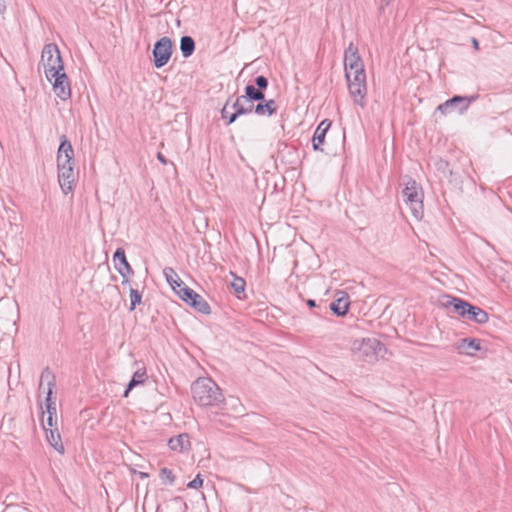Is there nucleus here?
<instances>
[{"mask_svg": "<svg viewBox=\"0 0 512 512\" xmlns=\"http://www.w3.org/2000/svg\"><path fill=\"white\" fill-rule=\"evenodd\" d=\"M41 63L46 78L53 85V91L61 100L71 97L69 79L64 72V63L58 46L54 43L44 45L41 54Z\"/></svg>", "mask_w": 512, "mask_h": 512, "instance_id": "1", "label": "nucleus"}, {"mask_svg": "<svg viewBox=\"0 0 512 512\" xmlns=\"http://www.w3.org/2000/svg\"><path fill=\"white\" fill-rule=\"evenodd\" d=\"M191 391L194 401L200 406H218L224 401L221 389L210 378H198Z\"/></svg>", "mask_w": 512, "mask_h": 512, "instance_id": "2", "label": "nucleus"}, {"mask_svg": "<svg viewBox=\"0 0 512 512\" xmlns=\"http://www.w3.org/2000/svg\"><path fill=\"white\" fill-rule=\"evenodd\" d=\"M384 349L383 344L375 338H363L354 340L351 351L357 360L372 363Z\"/></svg>", "mask_w": 512, "mask_h": 512, "instance_id": "3", "label": "nucleus"}, {"mask_svg": "<svg viewBox=\"0 0 512 512\" xmlns=\"http://www.w3.org/2000/svg\"><path fill=\"white\" fill-rule=\"evenodd\" d=\"M444 305L448 308H452L453 312L461 317L472 320L478 324H484L489 319L486 311L459 298H450Z\"/></svg>", "mask_w": 512, "mask_h": 512, "instance_id": "4", "label": "nucleus"}, {"mask_svg": "<svg viewBox=\"0 0 512 512\" xmlns=\"http://www.w3.org/2000/svg\"><path fill=\"white\" fill-rule=\"evenodd\" d=\"M345 76L348 84V90L354 99V103L364 107L365 97L367 94L366 73L364 67L346 72Z\"/></svg>", "mask_w": 512, "mask_h": 512, "instance_id": "5", "label": "nucleus"}, {"mask_svg": "<svg viewBox=\"0 0 512 512\" xmlns=\"http://www.w3.org/2000/svg\"><path fill=\"white\" fill-rule=\"evenodd\" d=\"M403 196L412 216L420 220L423 217V194L419 191L415 180H409L403 189Z\"/></svg>", "mask_w": 512, "mask_h": 512, "instance_id": "6", "label": "nucleus"}, {"mask_svg": "<svg viewBox=\"0 0 512 512\" xmlns=\"http://www.w3.org/2000/svg\"><path fill=\"white\" fill-rule=\"evenodd\" d=\"M173 43L169 37H162L154 44L153 62L156 68L165 66L171 58Z\"/></svg>", "mask_w": 512, "mask_h": 512, "instance_id": "7", "label": "nucleus"}, {"mask_svg": "<svg viewBox=\"0 0 512 512\" xmlns=\"http://www.w3.org/2000/svg\"><path fill=\"white\" fill-rule=\"evenodd\" d=\"M45 384L47 385V392H46V399H45L46 411H43V415L50 414V413L57 414L56 403L52 399L53 388L55 386V376L48 367L45 368L41 373L39 389H44Z\"/></svg>", "mask_w": 512, "mask_h": 512, "instance_id": "8", "label": "nucleus"}, {"mask_svg": "<svg viewBox=\"0 0 512 512\" xmlns=\"http://www.w3.org/2000/svg\"><path fill=\"white\" fill-rule=\"evenodd\" d=\"M74 165L57 163L58 182L64 194H68L73 190L75 181Z\"/></svg>", "mask_w": 512, "mask_h": 512, "instance_id": "9", "label": "nucleus"}, {"mask_svg": "<svg viewBox=\"0 0 512 512\" xmlns=\"http://www.w3.org/2000/svg\"><path fill=\"white\" fill-rule=\"evenodd\" d=\"M473 98H467L464 96H454L451 99H448L444 103L438 105L437 111L442 113L443 115H447L453 112L455 109H458L460 113L466 111L469 107V104Z\"/></svg>", "mask_w": 512, "mask_h": 512, "instance_id": "10", "label": "nucleus"}, {"mask_svg": "<svg viewBox=\"0 0 512 512\" xmlns=\"http://www.w3.org/2000/svg\"><path fill=\"white\" fill-rule=\"evenodd\" d=\"M345 72L353 71L364 67V64L359 56L357 47L350 43L344 55Z\"/></svg>", "mask_w": 512, "mask_h": 512, "instance_id": "11", "label": "nucleus"}, {"mask_svg": "<svg viewBox=\"0 0 512 512\" xmlns=\"http://www.w3.org/2000/svg\"><path fill=\"white\" fill-rule=\"evenodd\" d=\"M57 163L74 165V149L65 135L61 137L57 152Z\"/></svg>", "mask_w": 512, "mask_h": 512, "instance_id": "12", "label": "nucleus"}, {"mask_svg": "<svg viewBox=\"0 0 512 512\" xmlns=\"http://www.w3.org/2000/svg\"><path fill=\"white\" fill-rule=\"evenodd\" d=\"M255 106L256 105L253 104V101L248 100L247 102H242L240 101V96H238L231 106L234 111L231 116H229L227 125L234 123L240 115L249 114L253 111L255 112Z\"/></svg>", "mask_w": 512, "mask_h": 512, "instance_id": "13", "label": "nucleus"}, {"mask_svg": "<svg viewBox=\"0 0 512 512\" xmlns=\"http://www.w3.org/2000/svg\"><path fill=\"white\" fill-rule=\"evenodd\" d=\"M113 259L115 262V268L120 273V275L124 278L123 283L127 282L126 277H127V275L132 273V268L127 261L125 251L122 248H118L113 255Z\"/></svg>", "mask_w": 512, "mask_h": 512, "instance_id": "14", "label": "nucleus"}, {"mask_svg": "<svg viewBox=\"0 0 512 512\" xmlns=\"http://www.w3.org/2000/svg\"><path fill=\"white\" fill-rule=\"evenodd\" d=\"M330 127H331V121L328 119H324L317 126V128L314 132L313 138H312V144H313L314 150L323 151L321 146L324 144L327 131L329 130Z\"/></svg>", "mask_w": 512, "mask_h": 512, "instance_id": "15", "label": "nucleus"}, {"mask_svg": "<svg viewBox=\"0 0 512 512\" xmlns=\"http://www.w3.org/2000/svg\"><path fill=\"white\" fill-rule=\"evenodd\" d=\"M44 430L46 432V439L48 443L60 454H63L65 452L64 445L61 440V435L58 431V428H48L46 425H44Z\"/></svg>", "mask_w": 512, "mask_h": 512, "instance_id": "16", "label": "nucleus"}, {"mask_svg": "<svg viewBox=\"0 0 512 512\" xmlns=\"http://www.w3.org/2000/svg\"><path fill=\"white\" fill-rule=\"evenodd\" d=\"M459 353L466 355H474L481 349L480 341L478 339L463 338L457 344Z\"/></svg>", "mask_w": 512, "mask_h": 512, "instance_id": "17", "label": "nucleus"}, {"mask_svg": "<svg viewBox=\"0 0 512 512\" xmlns=\"http://www.w3.org/2000/svg\"><path fill=\"white\" fill-rule=\"evenodd\" d=\"M168 445L171 450L184 452L190 448L189 435L186 433L179 434L169 440Z\"/></svg>", "mask_w": 512, "mask_h": 512, "instance_id": "18", "label": "nucleus"}, {"mask_svg": "<svg viewBox=\"0 0 512 512\" xmlns=\"http://www.w3.org/2000/svg\"><path fill=\"white\" fill-rule=\"evenodd\" d=\"M349 297L346 293L330 304V310L337 316H345L349 309Z\"/></svg>", "mask_w": 512, "mask_h": 512, "instance_id": "19", "label": "nucleus"}, {"mask_svg": "<svg viewBox=\"0 0 512 512\" xmlns=\"http://www.w3.org/2000/svg\"><path fill=\"white\" fill-rule=\"evenodd\" d=\"M146 380H147V373H146V369H145V368H139V369H137V370L134 372V374H133V376H132V378H131L130 382L128 383L127 388L125 389V391H124V395H123V396H124V397H128V395H129L130 391H131L134 387H136V386H138V385H140V384H144Z\"/></svg>", "mask_w": 512, "mask_h": 512, "instance_id": "20", "label": "nucleus"}, {"mask_svg": "<svg viewBox=\"0 0 512 512\" xmlns=\"http://www.w3.org/2000/svg\"><path fill=\"white\" fill-rule=\"evenodd\" d=\"M265 95L260 89L255 87L254 85H247L245 87V95L240 96V101L247 102L251 101H262L264 100Z\"/></svg>", "mask_w": 512, "mask_h": 512, "instance_id": "21", "label": "nucleus"}, {"mask_svg": "<svg viewBox=\"0 0 512 512\" xmlns=\"http://www.w3.org/2000/svg\"><path fill=\"white\" fill-rule=\"evenodd\" d=\"M277 111V104H276V101L273 100V99H270L268 101H266L265 103H258L256 106H255V113L258 114V115H267V116H271L273 114H275Z\"/></svg>", "mask_w": 512, "mask_h": 512, "instance_id": "22", "label": "nucleus"}, {"mask_svg": "<svg viewBox=\"0 0 512 512\" xmlns=\"http://www.w3.org/2000/svg\"><path fill=\"white\" fill-rule=\"evenodd\" d=\"M180 50L183 57H190L195 50V41L190 36H182L180 39Z\"/></svg>", "mask_w": 512, "mask_h": 512, "instance_id": "23", "label": "nucleus"}, {"mask_svg": "<svg viewBox=\"0 0 512 512\" xmlns=\"http://www.w3.org/2000/svg\"><path fill=\"white\" fill-rule=\"evenodd\" d=\"M177 286L179 288L176 290V293L188 305L194 297H197V293L194 290H192L191 288H189L187 285H185V283L183 281H180V283L177 284Z\"/></svg>", "mask_w": 512, "mask_h": 512, "instance_id": "24", "label": "nucleus"}, {"mask_svg": "<svg viewBox=\"0 0 512 512\" xmlns=\"http://www.w3.org/2000/svg\"><path fill=\"white\" fill-rule=\"evenodd\" d=\"M191 307H193L196 311L203 314H210L211 309L206 300L199 294L197 297H194L192 301L189 303Z\"/></svg>", "mask_w": 512, "mask_h": 512, "instance_id": "25", "label": "nucleus"}, {"mask_svg": "<svg viewBox=\"0 0 512 512\" xmlns=\"http://www.w3.org/2000/svg\"><path fill=\"white\" fill-rule=\"evenodd\" d=\"M233 275V281L231 282V288L233 289L237 298L242 299L245 297L246 282L242 277Z\"/></svg>", "mask_w": 512, "mask_h": 512, "instance_id": "26", "label": "nucleus"}, {"mask_svg": "<svg viewBox=\"0 0 512 512\" xmlns=\"http://www.w3.org/2000/svg\"><path fill=\"white\" fill-rule=\"evenodd\" d=\"M163 274L167 280V282L170 284V286L172 287V289L176 292V290L179 288L177 286V284L180 283V281H182L180 279V277L177 275V273L175 272V270L171 267H166L164 268L163 270Z\"/></svg>", "mask_w": 512, "mask_h": 512, "instance_id": "27", "label": "nucleus"}, {"mask_svg": "<svg viewBox=\"0 0 512 512\" xmlns=\"http://www.w3.org/2000/svg\"><path fill=\"white\" fill-rule=\"evenodd\" d=\"M142 295L141 293L134 288L130 289V307L129 310L133 311L138 304L141 303Z\"/></svg>", "mask_w": 512, "mask_h": 512, "instance_id": "28", "label": "nucleus"}, {"mask_svg": "<svg viewBox=\"0 0 512 512\" xmlns=\"http://www.w3.org/2000/svg\"><path fill=\"white\" fill-rule=\"evenodd\" d=\"M160 478L164 484L172 485L175 481V475L172 470L164 467L160 470Z\"/></svg>", "mask_w": 512, "mask_h": 512, "instance_id": "29", "label": "nucleus"}, {"mask_svg": "<svg viewBox=\"0 0 512 512\" xmlns=\"http://www.w3.org/2000/svg\"><path fill=\"white\" fill-rule=\"evenodd\" d=\"M46 419H42V425H46L48 428H57V416L56 414H46Z\"/></svg>", "mask_w": 512, "mask_h": 512, "instance_id": "30", "label": "nucleus"}, {"mask_svg": "<svg viewBox=\"0 0 512 512\" xmlns=\"http://www.w3.org/2000/svg\"><path fill=\"white\" fill-rule=\"evenodd\" d=\"M255 85L258 89H260L262 92L268 87V79L265 76H257L255 78Z\"/></svg>", "mask_w": 512, "mask_h": 512, "instance_id": "31", "label": "nucleus"}, {"mask_svg": "<svg viewBox=\"0 0 512 512\" xmlns=\"http://www.w3.org/2000/svg\"><path fill=\"white\" fill-rule=\"evenodd\" d=\"M203 485V479L201 478V475L198 474L192 481L188 483V488L192 489H198Z\"/></svg>", "mask_w": 512, "mask_h": 512, "instance_id": "32", "label": "nucleus"}, {"mask_svg": "<svg viewBox=\"0 0 512 512\" xmlns=\"http://www.w3.org/2000/svg\"><path fill=\"white\" fill-rule=\"evenodd\" d=\"M435 167L442 171V172H445L448 167H449V164L447 161L443 160V159H437L436 162H435Z\"/></svg>", "mask_w": 512, "mask_h": 512, "instance_id": "33", "label": "nucleus"}, {"mask_svg": "<svg viewBox=\"0 0 512 512\" xmlns=\"http://www.w3.org/2000/svg\"><path fill=\"white\" fill-rule=\"evenodd\" d=\"M232 113L233 112L230 113V111H229V100H228L221 110V117H222V119L226 120V123H227L229 120V116H231Z\"/></svg>", "mask_w": 512, "mask_h": 512, "instance_id": "34", "label": "nucleus"}, {"mask_svg": "<svg viewBox=\"0 0 512 512\" xmlns=\"http://www.w3.org/2000/svg\"><path fill=\"white\" fill-rule=\"evenodd\" d=\"M157 159L164 165H166L168 162L165 156L160 152L157 154Z\"/></svg>", "mask_w": 512, "mask_h": 512, "instance_id": "35", "label": "nucleus"}, {"mask_svg": "<svg viewBox=\"0 0 512 512\" xmlns=\"http://www.w3.org/2000/svg\"><path fill=\"white\" fill-rule=\"evenodd\" d=\"M6 11V2L5 0H0V14H4Z\"/></svg>", "mask_w": 512, "mask_h": 512, "instance_id": "36", "label": "nucleus"}, {"mask_svg": "<svg viewBox=\"0 0 512 512\" xmlns=\"http://www.w3.org/2000/svg\"><path fill=\"white\" fill-rule=\"evenodd\" d=\"M392 0H380V9H384L385 6H388Z\"/></svg>", "mask_w": 512, "mask_h": 512, "instance_id": "37", "label": "nucleus"}, {"mask_svg": "<svg viewBox=\"0 0 512 512\" xmlns=\"http://www.w3.org/2000/svg\"><path fill=\"white\" fill-rule=\"evenodd\" d=\"M471 43H472V45H473V47H474V49H475V50H478V49H479V42H478V40H477L476 38H474V37H473V38L471 39Z\"/></svg>", "mask_w": 512, "mask_h": 512, "instance_id": "38", "label": "nucleus"}, {"mask_svg": "<svg viewBox=\"0 0 512 512\" xmlns=\"http://www.w3.org/2000/svg\"><path fill=\"white\" fill-rule=\"evenodd\" d=\"M307 305L311 308L315 307L316 306V301L313 300V299H309L307 300Z\"/></svg>", "mask_w": 512, "mask_h": 512, "instance_id": "39", "label": "nucleus"}, {"mask_svg": "<svg viewBox=\"0 0 512 512\" xmlns=\"http://www.w3.org/2000/svg\"><path fill=\"white\" fill-rule=\"evenodd\" d=\"M139 475L141 478H147L148 477V474L145 473V472H139Z\"/></svg>", "mask_w": 512, "mask_h": 512, "instance_id": "40", "label": "nucleus"}]
</instances>
